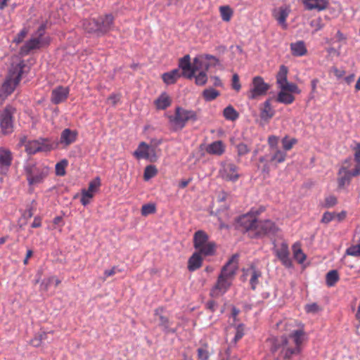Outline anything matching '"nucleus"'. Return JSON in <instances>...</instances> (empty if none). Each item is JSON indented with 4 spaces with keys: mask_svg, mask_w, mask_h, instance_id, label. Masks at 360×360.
Segmentation results:
<instances>
[{
    "mask_svg": "<svg viewBox=\"0 0 360 360\" xmlns=\"http://www.w3.org/2000/svg\"><path fill=\"white\" fill-rule=\"evenodd\" d=\"M223 179L227 181H236L239 178L238 167L233 163H224L220 171Z\"/></svg>",
    "mask_w": 360,
    "mask_h": 360,
    "instance_id": "nucleus-14",
    "label": "nucleus"
},
{
    "mask_svg": "<svg viewBox=\"0 0 360 360\" xmlns=\"http://www.w3.org/2000/svg\"><path fill=\"white\" fill-rule=\"evenodd\" d=\"M77 136V132L70 129H65L60 134V143L64 146H68L73 143Z\"/></svg>",
    "mask_w": 360,
    "mask_h": 360,
    "instance_id": "nucleus-22",
    "label": "nucleus"
},
{
    "mask_svg": "<svg viewBox=\"0 0 360 360\" xmlns=\"http://www.w3.org/2000/svg\"><path fill=\"white\" fill-rule=\"evenodd\" d=\"M293 257L298 263L302 264L306 259V255L302 252L300 244L295 243L292 245Z\"/></svg>",
    "mask_w": 360,
    "mask_h": 360,
    "instance_id": "nucleus-35",
    "label": "nucleus"
},
{
    "mask_svg": "<svg viewBox=\"0 0 360 360\" xmlns=\"http://www.w3.org/2000/svg\"><path fill=\"white\" fill-rule=\"evenodd\" d=\"M337 203V198L333 195L327 197L325 200V207H331Z\"/></svg>",
    "mask_w": 360,
    "mask_h": 360,
    "instance_id": "nucleus-61",
    "label": "nucleus"
},
{
    "mask_svg": "<svg viewBox=\"0 0 360 360\" xmlns=\"http://www.w3.org/2000/svg\"><path fill=\"white\" fill-rule=\"evenodd\" d=\"M202 259L199 252H194L188 261V269L190 271H195L202 265Z\"/></svg>",
    "mask_w": 360,
    "mask_h": 360,
    "instance_id": "nucleus-29",
    "label": "nucleus"
},
{
    "mask_svg": "<svg viewBox=\"0 0 360 360\" xmlns=\"http://www.w3.org/2000/svg\"><path fill=\"white\" fill-rule=\"evenodd\" d=\"M305 310L307 313L315 314L319 311V307L316 303H311L305 306Z\"/></svg>",
    "mask_w": 360,
    "mask_h": 360,
    "instance_id": "nucleus-58",
    "label": "nucleus"
},
{
    "mask_svg": "<svg viewBox=\"0 0 360 360\" xmlns=\"http://www.w3.org/2000/svg\"><path fill=\"white\" fill-rule=\"evenodd\" d=\"M22 68L23 66L20 64H18L15 66H13L9 70V75L2 84L0 90L4 94L2 100H4L8 95H10L15 90L21 79Z\"/></svg>",
    "mask_w": 360,
    "mask_h": 360,
    "instance_id": "nucleus-4",
    "label": "nucleus"
},
{
    "mask_svg": "<svg viewBox=\"0 0 360 360\" xmlns=\"http://www.w3.org/2000/svg\"><path fill=\"white\" fill-rule=\"evenodd\" d=\"M339 275L337 270H331L326 276V283L328 286H333L338 281Z\"/></svg>",
    "mask_w": 360,
    "mask_h": 360,
    "instance_id": "nucleus-41",
    "label": "nucleus"
},
{
    "mask_svg": "<svg viewBox=\"0 0 360 360\" xmlns=\"http://www.w3.org/2000/svg\"><path fill=\"white\" fill-rule=\"evenodd\" d=\"M310 25L315 28V31L320 30L323 27V24L321 18L311 20Z\"/></svg>",
    "mask_w": 360,
    "mask_h": 360,
    "instance_id": "nucleus-60",
    "label": "nucleus"
},
{
    "mask_svg": "<svg viewBox=\"0 0 360 360\" xmlns=\"http://www.w3.org/2000/svg\"><path fill=\"white\" fill-rule=\"evenodd\" d=\"M237 153L238 157L243 156L250 152V149L245 143H240L236 146Z\"/></svg>",
    "mask_w": 360,
    "mask_h": 360,
    "instance_id": "nucleus-53",
    "label": "nucleus"
},
{
    "mask_svg": "<svg viewBox=\"0 0 360 360\" xmlns=\"http://www.w3.org/2000/svg\"><path fill=\"white\" fill-rule=\"evenodd\" d=\"M291 53L294 56H304L307 52V48L303 41H298L295 43L290 44Z\"/></svg>",
    "mask_w": 360,
    "mask_h": 360,
    "instance_id": "nucleus-28",
    "label": "nucleus"
},
{
    "mask_svg": "<svg viewBox=\"0 0 360 360\" xmlns=\"http://www.w3.org/2000/svg\"><path fill=\"white\" fill-rule=\"evenodd\" d=\"M304 3L308 10L317 9L319 11L325 9L328 4L325 0H304Z\"/></svg>",
    "mask_w": 360,
    "mask_h": 360,
    "instance_id": "nucleus-31",
    "label": "nucleus"
},
{
    "mask_svg": "<svg viewBox=\"0 0 360 360\" xmlns=\"http://www.w3.org/2000/svg\"><path fill=\"white\" fill-rule=\"evenodd\" d=\"M256 222V217L250 213L241 216L238 220V225L243 227L245 231L250 233H254Z\"/></svg>",
    "mask_w": 360,
    "mask_h": 360,
    "instance_id": "nucleus-17",
    "label": "nucleus"
},
{
    "mask_svg": "<svg viewBox=\"0 0 360 360\" xmlns=\"http://www.w3.org/2000/svg\"><path fill=\"white\" fill-rule=\"evenodd\" d=\"M223 115L226 120L231 121L236 120L239 117L238 112L231 105L224 108Z\"/></svg>",
    "mask_w": 360,
    "mask_h": 360,
    "instance_id": "nucleus-40",
    "label": "nucleus"
},
{
    "mask_svg": "<svg viewBox=\"0 0 360 360\" xmlns=\"http://www.w3.org/2000/svg\"><path fill=\"white\" fill-rule=\"evenodd\" d=\"M244 335V325L238 324L236 328V334L234 335L233 342V344H236V342L240 340Z\"/></svg>",
    "mask_w": 360,
    "mask_h": 360,
    "instance_id": "nucleus-48",
    "label": "nucleus"
},
{
    "mask_svg": "<svg viewBox=\"0 0 360 360\" xmlns=\"http://www.w3.org/2000/svg\"><path fill=\"white\" fill-rule=\"evenodd\" d=\"M155 212V206L154 204H146L142 206L141 214L147 216Z\"/></svg>",
    "mask_w": 360,
    "mask_h": 360,
    "instance_id": "nucleus-50",
    "label": "nucleus"
},
{
    "mask_svg": "<svg viewBox=\"0 0 360 360\" xmlns=\"http://www.w3.org/2000/svg\"><path fill=\"white\" fill-rule=\"evenodd\" d=\"M118 269L115 266L112 267L111 269L105 270L104 272V279H105L107 277L115 275Z\"/></svg>",
    "mask_w": 360,
    "mask_h": 360,
    "instance_id": "nucleus-63",
    "label": "nucleus"
},
{
    "mask_svg": "<svg viewBox=\"0 0 360 360\" xmlns=\"http://www.w3.org/2000/svg\"><path fill=\"white\" fill-rule=\"evenodd\" d=\"M161 143L160 140H152L150 145H148V156L146 160L150 162H154L158 160V155L156 154V148Z\"/></svg>",
    "mask_w": 360,
    "mask_h": 360,
    "instance_id": "nucleus-30",
    "label": "nucleus"
},
{
    "mask_svg": "<svg viewBox=\"0 0 360 360\" xmlns=\"http://www.w3.org/2000/svg\"><path fill=\"white\" fill-rule=\"evenodd\" d=\"M290 12V9L288 6H281L278 9H275L273 13V16L284 30L288 28L286 18H288Z\"/></svg>",
    "mask_w": 360,
    "mask_h": 360,
    "instance_id": "nucleus-20",
    "label": "nucleus"
},
{
    "mask_svg": "<svg viewBox=\"0 0 360 360\" xmlns=\"http://www.w3.org/2000/svg\"><path fill=\"white\" fill-rule=\"evenodd\" d=\"M179 67L182 70L181 75L188 79H191L195 76V72L198 68H194V62L193 65L191 63V58L189 55H186L179 59Z\"/></svg>",
    "mask_w": 360,
    "mask_h": 360,
    "instance_id": "nucleus-11",
    "label": "nucleus"
},
{
    "mask_svg": "<svg viewBox=\"0 0 360 360\" xmlns=\"http://www.w3.org/2000/svg\"><path fill=\"white\" fill-rule=\"evenodd\" d=\"M25 172L30 185H35L41 183L47 174L44 168L38 167L32 163H27L25 166Z\"/></svg>",
    "mask_w": 360,
    "mask_h": 360,
    "instance_id": "nucleus-5",
    "label": "nucleus"
},
{
    "mask_svg": "<svg viewBox=\"0 0 360 360\" xmlns=\"http://www.w3.org/2000/svg\"><path fill=\"white\" fill-rule=\"evenodd\" d=\"M238 254L233 255L222 267L214 285L215 289L220 291H226L229 289L238 269Z\"/></svg>",
    "mask_w": 360,
    "mask_h": 360,
    "instance_id": "nucleus-2",
    "label": "nucleus"
},
{
    "mask_svg": "<svg viewBox=\"0 0 360 360\" xmlns=\"http://www.w3.org/2000/svg\"><path fill=\"white\" fill-rule=\"evenodd\" d=\"M276 231V227L271 220L257 221L256 222L254 235L255 237H262L266 234L274 233ZM252 237V236H251Z\"/></svg>",
    "mask_w": 360,
    "mask_h": 360,
    "instance_id": "nucleus-9",
    "label": "nucleus"
},
{
    "mask_svg": "<svg viewBox=\"0 0 360 360\" xmlns=\"http://www.w3.org/2000/svg\"><path fill=\"white\" fill-rule=\"evenodd\" d=\"M158 170L154 165H148L145 168L143 177L145 180H149L156 175Z\"/></svg>",
    "mask_w": 360,
    "mask_h": 360,
    "instance_id": "nucleus-46",
    "label": "nucleus"
},
{
    "mask_svg": "<svg viewBox=\"0 0 360 360\" xmlns=\"http://www.w3.org/2000/svg\"><path fill=\"white\" fill-rule=\"evenodd\" d=\"M294 100L295 97L292 94L283 90L278 93V96L276 98L277 102L284 104H290L294 101Z\"/></svg>",
    "mask_w": 360,
    "mask_h": 360,
    "instance_id": "nucleus-36",
    "label": "nucleus"
},
{
    "mask_svg": "<svg viewBox=\"0 0 360 360\" xmlns=\"http://www.w3.org/2000/svg\"><path fill=\"white\" fill-rule=\"evenodd\" d=\"M51 146L39 141H32L29 142L26 146V151L29 154H35L40 151H49Z\"/></svg>",
    "mask_w": 360,
    "mask_h": 360,
    "instance_id": "nucleus-21",
    "label": "nucleus"
},
{
    "mask_svg": "<svg viewBox=\"0 0 360 360\" xmlns=\"http://www.w3.org/2000/svg\"><path fill=\"white\" fill-rule=\"evenodd\" d=\"M347 254L352 256H360V244L349 248L347 251Z\"/></svg>",
    "mask_w": 360,
    "mask_h": 360,
    "instance_id": "nucleus-55",
    "label": "nucleus"
},
{
    "mask_svg": "<svg viewBox=\"0 0 360 360\" xmlns=\"http://www.w3.org/2000/svg\"><path fill=\"white\" fill-rule=\"evenodd\" d=\"M269 88L270 86L264 82L262 77H255L252 79V88L250 91L248 98L250 99H255L258 96H264Z\"/></svg>",
    "mask_w": 360,
    "mask_h": 360,
    "instance_id": "nucleus-7",
    "label": "nucleus"
},
{
    "mask_svg": "<svg viewBox=\"0 0 360 360\" xmlns=\"http://www.w3.org/2000/svg\"><path fill=\"white\" fill-rule=\"evenodd\" d=\"M68 165L67 160H62L56 165V173L58 176H63L65 174V167Z\"/></svg>",
    "mask_w": 360,
    "mask_h": 360,
    "instance_id": "nucleus-51",
    "label": "nucleus"
},
{
    "mask_svg": "<svg viewBox=\"0 0 360 360\" xmlns=\"http://www.w3.org/2000/svg\"><path fill=\"white\" fill-rule=\"evenodd\" d=\"M202 96L205 101H211L219 96V91L213 88L205 89Z\"/></svg>",
    "mask_w": 360,
    "mask_h": 360,
    "instance_id": "nucleus-42",
    "label": "nucleus"
},
{
    "mask_svg": "<svg viewBox=\"0 0 360 360\" xmlns=\"http://www.w3.org/2000/svg\"><path fill=\"white\" fill-rule=\"evenodd\" d=\"M208 236L203 231H198L194 234L193 243L195 249L200 248L201 246L207 243L208 241Z\"/></svg>",
    "mask_w": 360,
    "mask_h": 360,
    "instance_id": "nucleus-32",
    "label": "nucleus"
},
{
    "mask_svg": "<svg viewBox=\"0 0 360 360\" xmlns=\"http://www.w3.org/2000/svg\"><path fill=\"white\" fill-rule=\"evenodd\" d=\"M288 68L285 65H281L279 69V72L276 75L277 83L279 84L280 87L285 84L287 80V75H288Z\"/></svg>",
    "mask_w": 360,
    "mask_h": 360,
    "instance_id": "nucleus-38",
    "label": "nucleus"
},
{
    "mask_svg": "<svg viewBox=\"0 0 360 360\" xmlns=\"http://www.w3.org/2000/svg\"><path fill=\"white\" fill-rule=\"evenodd\" d=\"M351 178V172L347 170L346 167H342L338 172V187L344 188L346 185L349 184Z\"/></svg>",
    "mask_w": 360,
    "mask_h": 360,
    "instance_id": "nucleus-24",
    "label": "nucleus"
},
{
    "mask_svg": "<svg viewBox=\"0 0 360 360\" xmlns=\"http://www.w3.org/2000/svg\"><path fill=\"white\" fill-rule=\"evenodd\" d=\"M148 144L145 142H141L138 146V148L134 151V155L138 158H143L146 159V156H148Z\"/></svg>",
    "mask_w": 360,
    "mask_h": 360,
    "instance_id": "nucleus-39",
    "label": "nucleus"
},
{
    "mask_svg": "<svg viewBox=\"0 0 360 360\" xmlns=\"http://www.w3.org/2000/svg\"><path fill=\"white\" fill-rule=\"evenodd\" d=\"M120 100V96L119 94H111L108 98V102L112 105L115 106Z\"/></svg>",
    "mask_w": 360,
    "mask_h": 360,
    "instance_id": "nucleus-62",
    "label": "nucleus"
},
{
    "mask_svg": "<svg viewBox=\"0 0 360 360\" xmlns=\"http://www.w3.org/2000/svg\"><path fill=\"white\" fill-rule=\"evenodd\" d=\"M69 94V88L63 86L56 87L52 90L51 101L54 104L65 101Z\"/></svg>",
    "mask_w": 360,
    "mask_h": 360,
    "instance_id": "nucleus-18",
    "label": "nucleus"
},
{
    "mask_svg": "<svg viewBox=\"0 0 360 360\" xmlns=\"http://www.w3.org/2000/svg\"><path fill=\"white\" fill-rule=\"evenodd\" d=\"M12 153L4 148H0V174H6L12 162Z\"/></svg>",
    "mask_w": 360,
    "mask_h": 360,
    "instance_id": "nucleus-15",
    "label": "nucleus"
},
{
    "mask_svg": "<svg viewBox=\"0 0 360 360\" xmlns=\"http://www.w3.org/2000/svg\"><path fill=\"white\" fill-rule=\"evenodd\" d=\"M335 217V213L326 212L322 217L321 222L323 224H328L330 221H331L333 219H334Z\"/></svg>",
    "mask_w": 360,
    "mask_h": 360,
    "instance_id": "nucleus-57",
    "label": "nucleus"
},
{
    "mask_svg": "<svg viewBox=\"0 0 360 360\" xmlns=\"http://www.w3.org/2000/svg\"><path fill=\"white\" fill-rule=\"evenodd\" d=\"M221 17L225 22H229L233 15V11L228 6H223L219 8Z\"/></svg>",
    "mask_w": 360,
    "mask_h": 360,
    "instance_id": "nucleus-43",
    "label": "nucleus"
},
{
    "mask_svg": "<svg viewBox=\"0 0 360 360\" xmlns=\"http://www.w3.org/2000/svg\"><path fill=\"white\" fill-rule=\"evenodd\" d=\"M46 25L45 23H42L36 32L34 34L33 37L37 39H49V37H44V35L45 34Z\"/></svg>",
    "mask_w": 360,
    "mask_h": 360,
    "instance_id": "nucleus-54",
    "label": "nucleus"
},
{
    "mask_svg": "<svg viewBox=\"0 0 360 360\" xmlns=\"http://www.w3.org/2000/svg\"><path fill=\"white\" fill-rule=\"evenodd\" d=\"M286 157L285 152L281 151L278 149L275 150L274 154L271 158V162H276L277 163H281L285 161Z\"/></svg>",
    "mask_w": 360,
    "mask_h": 360,
    "instance_id": "nucleus-44",
    "label": "nucleus"
},
{
    "mask_svg": "<svg viewBox=\"0 0 360 360\" xmlns=\"http://www.w3.org/2000/svg\"><path fill=\"white\" fill-rule=\"evenodd\" d=\"M155 103L158 109L165 110L170 105L171 100L166 94H162Z\"/></svg>",
    "mask_w": 360,
    "mask_h": 360,
    "instance_id": "nucleus-37",
    "label": "nucleus"
},
{
    "mask_svg": "<svg viewBox=\"0 0 360 360\" xmlns=\"http://www.w3.org/2000/svg\"><path fill=\"white\" fill-rule=\"evenodd\" d=\"M231 85L232 88L237 91H238L240 89L241 85L239 82V77L237 74H234L233 75Z\"/></svg>",
    "mask_w": 360,
    "mask_h": 360,
    "instance_id": "nucleus-59",
    "label": "nucleus"
},
{
    "mask_svg": "<svg viewBox=\"0 0 360 360\" xmlns=\"http://www.w3.org/2000/svg\"><path fill=\"white\" fill-rule=\"evenodd\" d=\"M181 75H182L179 69H174L172 71L162 74V78L166 84L169 85L174 84Z\"/></svg>",
    "mask_w": 360,
    "mask_h": 360,
    "instance_id": "nucleus-25",
    "label": "nucleus"
},
{
    "mask_svg": "<svg viewBox=\"0 0 360 360\" xmlns=\"http://www.w3.org/2000/svg\"><path fill=\"white\" fill-rule=\"evenodd\" d=\"M225 146L221 141H216L210 143L207 148L209 154L221 155L224 153Z\"/></svg>",
    "mask_w": 360,
    "mask_h": 360,
    "instance_id": "nucleus-27",
    "label": "nucleus"
},
{
    "mask_svg": "<svg viewBox=\"0 0 360 360\" xmlns=\"http://www.w3.org/2000/svg\"><path fill=\"white\" fill-rule=\"evenodd\" d=\"M16 110L8 105L0 114V127L4 134H8L13 131V115Z\"/></svg>",
    "mask_w": 360,
    "mask_h": 360,
    "instance_id": "nucleus-6",
    "label": "nucleus"
},
{
    "mask_svg": "<svg viewBox=\"0 0 360 360\" xmlns=\"http://www.w3.org/2000/svg\"><path fill=\"white\" fill-rule=\"evenodd\" d=\"M246 275L250 276V283L252 290H255L256 285L258 283V279L262 276L261 272L255 269H251L247 271Z\"/></svg>",
    "mask_w": 360,
    "mask_h": 360,
    "instance_id": "nucleus-34",
    "label": "nucleus"
},
{
    "mask_svg": "<svg viewBox=\"0 0 360 360\" xmlns=\"http://www.w3.org/2000/svg\"><path fill=\"white\" fill-rule=\"evenodd\" d=\"M304 338L303 330H296L288 337H271L267 340V344L277 360H290L300 353Z\"/></svg>",
    "mask_w": 360,
    "mask_h": 360,
    "instance_id": "nucleus-1",
    "label": "nucleus"
},
{
    "mask_svg": "<svg viewBox=\"0 0 360 360\" xmlns=\"http://www.w3.org/2000/svg\"><path fill=\"white\" fill-rule=\"evenodd\" d=\"M354 160L358 164H360V143H358L355 148Z\"/></svg>",
    "mask_w": 360,
    "mask_h": 360,
    "instance_id": "nucleus-64",
    "label": "nucleus"
},
{
    "mask_svg": "<svg viewBox=\"0 0 360 360\" xmlns=\"http://www.w3.org/2000/svg\"><path fill=\"white\" fill-rule=\"evenodd\" d=\"M82 25L86 32L96 34L98 37V22L97 19L85 20Z\"/></svg>",
    "mask_w": 360,
    "mask_h": 360,
    "instance_id": "nucleus-26",
    "label": "nucleus"
},
{
    "mask_svg": "<svg viewBox=\"0 0 360 360\" xmlns=\"http://www.w3.org/2000/svg\"><path fill=\"white\" fill-rule=\"evenodd\" d=\"M296 141L295 139H288V137L285 136L282 139L283 148L285 150H289L292 148Z\"/></svg>",
    "mask_w": 360,
    "mask_h": 360,
    "instance_id": "nucleus-52",
    "label": "nucleus"
},
{
    "mask_svg": "<svg viewBox=\"0 0 360 360\" xmlns=\"http://www.w3.org/2000/svg\"><path fill=\"white\" fill-rule=\"evenodd\" d=\"M195 84L197 85H204L207 80V77L205 73V70H202L201 72H199V74L196 76H195Z\"/></svg>",
    "mask_w": 360,
    "mask_h": 360,
    "instance_id": "nucleus-49",
    "label": "nucleus"
},
{
    "mask_svg": "<svg viewBox=\"0 0 360 360\" xmlns=\"http://www.w3.org/2000/svg\"><path fill=\"white\" fill-rule=\"evenodd\" d=\"M98 22V37L107 34L114 29V17L107 14L97 18Z\"/></svg>",
    "mask_w": 360,
    "mask_h": 360,
    "instance_id": "nucleus-12",
    "label": "nucleus"
},
{
    "mask_svg": "<svg viewBox=\"0 0 360 360\" xmlns=\"http://www.w3.org/2000/svg\"><path fill=\"white\" fill-rule=\"evenodd\" d=\"M100 185L101 179L99 177H96L90 181L87 190L84 189L82 191L81 202L84 206H86L89 203V200L93 198L94 192H96Z\"/></svg>",
    "mask_w": 360,
    "mask_h": 360,
    "instance_id": "nucleus-13",
    "label": "nucleus"
},
{
    "mask_svg": "<svg viewBox=\"0 0 360 360\" xmlns=\"http://www.w3.org/2000/svg\"><path fill=\"white\" fill-rule=\"evenodd\" d=\"M49 39H37L32 36V37L21 47L20 52L25 55L28 54V53L32 50L39 49L49 45Z\"/></svg>",
    "mask_w": 360,
    "mask_h": 360,
    "instance_id": "nucleus-10",
    "label": "nucleus"
},
{
    "mask_svg": "<svg viewBox=\"0 0 360 360\" xmlns=\"http://www.w3.org/2000/svg\"><path fill=\"white\" fill-rule=\"evenodd\" d=\"M278 143V137L274 135L269 136L268 138V143L269 147L272 150L277 149V145Z\"/></svg>",
    "mask_w": 360,
    "mask_h": 360,
    "instance_id": "nucleus-56",
    "label": "nucleus"
},
{
    "mask_svg": "<svg viewBox=\"0 0 360 360\" xmlns=\"http://www.w3.org/2000/svg\"><path fill=\"white\" fill-rule=\"evenodd\" d=\"M216 245L213 242H207L200 248L198 249V252L200 255H203L204 256H210L213 255L215 252Z\"/></svg>",
    "mask_w": 360,
    "mask_h": 360,
    "instance_id": "nucleus-33",
    "label": "nucleus"
},
{
    "mask_svg": "<svg viewBox=\"0 0 360 360\" xmlns=\"http://www.w3.org/2000/svg\"><path fill=\"white\" fill-rule=\"evenodd\" d=\"M164 311L163 307L157 308L155 310V316L159 321V326L162 328V330L166 333H174L176 330L170 327L172 322L169 319L163 316L162 312Z\"/></svg>",
    "mask_w": 360,
    "mask_h": 360,
    "instance_id": "nucleus-16",
    "label": "nucleus"
},
{
    "mask_svg": "<svg viewBox=\"0 0 360 360\" xmlns=\"http://www.w3.org/2000/svg\"><path fill=\"white\" fill-rule=\"evenodd\" d=\"M198 359L199 360H208L210 358V352L207 345H203L197 349Z\"/></svg>",
    "mask_w": 360,
    "mask_h": 360,
    "instance_id": "nucleus-45",
    "label": "nucleus"
},
{
    "mask_svg": "<svg viewBox=\"0 0 360 360\" xmlns=\"http://www.w3.org/2000/svg\"><path fill=\"white\" fill-rule=\"evenodd\" d=\"M281 90L284 91H289L291 93H297L299 94L300 92L298 86L294 83H289L287 82L283 86L280 87Z\"/></svg>",
    "mask_w": 360,
    "mask_h": 360,
    "instance_id": "nucleus-47",
    "label": "nucleus"
},
{
    "mask_svg": "<svg viewBox=\"0 0 360 360\" xmlns=\"http://www.w3.org/2000/svg\"><path fill=\"white\" fill-rule=\"evenodd\" d=\"M271 98L267 99L263 105V108H261L260 117L265 122H269L275 115V110L271 107Z\"/></svg>",
    "mask_w": 360,
    "mask_h": 360,
    "instance_id": "nucleus-23",
    "label": "nucleus"
},
{
    "mask_svg": "<svg viewBox=\"0 0 360 360\" xmlns=\"http://www.w3.org/2000/svg\"><path fill=\"white\" fill-rule=\"evenodd\" d=\"M276 255L287 268L292 266V261L289 257L288 246L285 243H282L281 246L276 250Z\"/></svg>",
    "mask_w": 360,
    "mask_h": 360,
    "instance_id": "nucleus-19",
    "label": "nucleus"
},
{
    "mask_svg": "<svg viewBox=\"0 0 360 360\" xmlns=\"http://www.w3.org/2000/svg\"><path fill=\"white\" fill-rule=\"evenodd\" d=\"M169 120L172 129L178 131L185 127L186 122L197 120V115L195 111L187 110L183 108L177 107L175 110V115L169 116Z\"/></svg>",
    "mask_w": 360,
    "mask_h": 360,
    "instance_id": "nucleus-3",
    "label": "nucleus"
},
{
    "mask_svg": "<svg viewBox=\"0 0 360 360\" xmlns=\"http://www.w3.org/2000/svg\"><path fill=\"white\" fill-rule=\"evenodd\" d=\"M219 64V59L210 54H203L194 58V68L199 70H207L211 67Z\"/></svg>",
    "mask_w": 360,
    "mask_h": 360,
    "instance_id": "nucleus-8",
    "label": "nucleus"
}]
</instances>
